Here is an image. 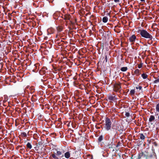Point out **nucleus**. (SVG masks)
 I'll list each match as a JSON object with an SVG mask.
<instances>
[{
	"mask_svg": "<svg viewBox=\"0 0 159 159\" xmlns=\"http://www.w3.org/2000/svg\"><path fill=\"white\" fill-rule=\"evenodd\" d=\"M64 156L66 158H68L70 157V154L69 151L66 152L64 154Z\"/></svg>",
	"mask_w": 159,
	"mask_h": 159,
	"instance_id": "8",
	"label": "nucleus"
},
{
	"mask_svg": "<svg viewBox=\"0 0 159 159\" xmlns=\"http://www.w3.org/2000/svg\"><path fill=\"white\" fill-rule=\"evenodd\" d=\"M156 109L157 112H159V103L157 105Z\"/></svg>",
	"mask_w": 159,
	"mask_h": 159,
	"instance_id": "17",
	"label": "nucleus"
},
{
	"mask_svg": "<svg viewBox=\"0 0 159 159\" xmlns=\"http://www.w3.org/2000/svg\"><path fill=\"white\" fill-rule=\"evenodd\" d=\"M138 67L139 68H141L142 67V65L141 64L139 65Z\"/></svg>",
	"mask_w": 159,
	"mask_h": 159,
	"instance_id": "25",
	"label": "nucleus"
},
{
	"mask_svg": "<svg viewBox=\"0 0 159 159\" xmlns=\"http://www.w3.org/2000/svg\"><path fill=\"white\" fill-rule=\"evenodd\" d=\"M63 30V28L61 26H59L57 27V34L56 35V38H59L61 37L60 32H61Z\"/></svg>",
	"mask_w": 159,
	"mask_h": 159,
	"instance_id": "4",
	"label": "nucleus"
},
{
	"mask_svg": "<svg viewBox=\"0 0 159 159\" xmlns=\"http://www.w3.org/2000/svg\"><path fill=\"white\" fill-rule=\"evenodd\" d=\"M26 145H27V147L30 149H31L32 148V146L29 143H27Z\"/></svg>",
	"mask_w": 159,
	"mask_h": 159,
	"instance_id": "15",
	"label": "nucleus"
},
{
	"mask_svg": "<svg viewBox=\"0 0 159 159\" xmlns=\"http://www.w3.org/2000/svg\"><path fill=\"white\" fill-rule=\"evenodd\" d=\"M134 73L136 76H138L140 74L139 70L138 69H136L134 71Z\"/></svg>",
	"mask_w": 159,
	"mask_h": 159,
	"instance_id": "11",
	"label": "nucleus"
},
{
	"mask_svg": "<svg viewBox=\"0 0 159 159\" xmlns=\"http://www.w3.org/2000/svg\"><path fill=\"white\" fill-rule=\"evenodd\" d=\"M138 32L141 36L144 38L148 39L150 40H152L153 38L152 35L145 30H140Z\"/></svg>",
	"mask_w": 159,
	"mask_h": 159,
	"instance_id": "1",
	"label": "nucleus"
},
{
	"mask_svg": "<svg viewBox=\"0 0 159 159\" xmlns=\"http://www.w3.org/2000/svg\"><path fill=\"white\" fill-rule=\"evenodd\" d=\"M56 150V152H54L51 154V156L53 159H59L63 157L64 155L61 151L57 149Z\"/></svg>",
	"mask_w": 159,
	"mask_h": 159,
	"instance_id": "2",
	"label": "nucleus"
},
{
	"mask_svg": "<svg viewBox=\"0 0 159 159\" xmlns=\"http://www.w3.org/2000/svg\"><path fill=\"white\" fill-rule=\"evenodd\" d=\"M143 152L140 153L139 154L138 158H140L142 157V156H143Z\"/></svg>",
	"mask_w": 159,
	"mask_h": 159,
	"instance_id": "19",
	"label": "nucleus"
},
{
	"mask_svg": "<svg viewBox=\"0 0 159 159\" xmlns=\"http://www.w3.org/2000/svg\"><path fill=\"white\" fill-rule=\"evenodd\" d=\"M108 20V18L107 16H104L102 18V21L104 23H106Z\"/></svg>",
	"mask_w": 159,
	"mask_h": 159,
	"instance_id": "10",
	"label": "nucleus"
},
{
	"mask_svg": "<svg viewBox=\"0 0 159 159\" xmlns=\"http://www.w3.org/2000/svg\"><path fill=\"white\" fill-rule=\"evenodd\" d=\"M127 70V68L126 67H122L120 70L122 71H125Z\"/></svg>",
	"mask_w": 159,
	"mask_h": 159,
	"instance_id": "14",
	"label": "nucleus"
},
{
	"mask_svg": "<svg viewBox=\"0 0 159 159\" xmlns=\"http://www.w3.org/2000/svg\"><path fill=\"white\" fill-rule=\"evenodd\" d=\"M120 0H114V1L116 2H118Z\"/></svg>",
	"mask_w": 159,
	"mask_h": 159,
	"instance_id": "26",
	"label": "nucleus"
},
{
	"mask_svg": "<svg viewBox=\"0 0 159 159\" xmlns=\"http://www.w3.org/2000/svg\"><path fill=\"white\" fill-rule=\"evenodd\" d=\"M102 140V136H101L98 138V140L99 142H101Z\"/></svg>",
	"mask_w": 159,
	"mask_h": 159,
	"instance_id": "20",
	"label": "nucleus"
},
{
	"mask_svg": "<svg viewBox=\"0 0 159 159\" xmlns=\"http://www.w3.org/2000/svg\"><path fill=\"white\" fill-rule=\"evenodd\" d=\"M143 79H146L148 77V75L146 74L145 73H143L141 75Z\"/></svg>",
	"mask_w": 159,
	"mask_h": 159,
	"instance_id": "13",
	"label": "nucleus"
},
{
	"mask_svg": "<svg viewBox=\"0 0 159 159\" xmlns=\"http://www.w3.org/2000/svg\"><path fill=\"white\" fill-rule=\"evenodd\" d=\"M22 135L24 137H26L27 136V134L26 133L23 132L22 134Z\"/></svg>",
	"mask_w": 159,
	"mask_h": 159,
	"instance_id": "22",
	"label": "nucleus"
},
{
	"mask_svg": "<svg viewBox=\"0 0 159 159\" xmlns=\"http://www.w3.org/2000/svg\"><path fill=\"white\" fill-rule=\"evenodd\" d=\"M111 120L109 118H107L105 121V126L104 128L107 130H109L111 128Z\"/></svg>",
	"mask_w": 159,
	"mask_h": 159,
	"instance_id": "3",
	"label": "nucleus"
},
{
	"mask_svg": "<svg viewBox=\"0 0 159 159\" xmlns=\"http://www.w3.org/2000/svg\"><path fill=\"white\" fill-rule=\"evenodd\" d=\"M108 100L110 101H114L116 99V98L114 94H109L107 96Z\"/></svg>",
	"mask_w": 159,
	"mask_h": 159,
	"instance_id": "6",
	"label": "nucleus"
},
{
	"mask_svg": "<svg viewBox=\"0 0 159 159\" xmlns=\"http://www.w3.org/2000/svg\"><path fill=\"white\" fill-rule=\"evenodd\" d=\"M135 92V91L134 90H131L130 92V94H131V95H133L134 94Z\"/></svg>",
	"mask_w": 159,
	"mask_h": 159,
	"instance_id": "18",
	"label": "nucleus"
},
{
	"mask_svg": "<svg viewBox=\"0 0 159 159\" xmlns=\"http://www.w3.org/2000/svg\"><path fill=\"white\" fill-rule=\"evenodd\" d=\"M71 16L70 15H66L64 16V19L66 20H70Z\"/></svg>",
	"mask_w": 159,
	"mask_h": 159,
	"instance_id": "9",
	"label": "nucleus"
},
{
	"mask_svg": "<svg viewBox=\"0 0 159 159\" xmlns=\"http://www.w3.org/2000/svg\"><path fill=\"white\" fill-rule=\"evenodd\" d=\"M158 119H159V116H158Z\"/></svg>",
	"mask_w": 159,
	"mask_h": 159,
	"instance_id": "29",
	"label": "nucleus"
},
{
	"mask_svg": "<svg viewBox=\"0 0 159 159\" xmlns=\"http://www.w3.org/2000/svg\"><path fill=\"white\" fill-rule=\"evenodd\" d=\"M125 116L127 117H128L129 116V112H126Z\"/></svg>",
	"mask_w": 159,
	"mask_h": 159,
	"instance_id": "24",
	"label": "nucleus"
},
{
	"mask_svg": "<svg viewBox=\"0 0 159 159\" xmlns=\"http://www.w3.org/2000/svg\"><path fill=\"white\" fill-rule=\"evenodd\" d=\"M136 89H139V90H141V89L142 88V87L141 86H139L138 87H136Z\"/></svg>",
	"mask_w": 159,
	"mask_h": 159,
	"instance_id": "23",
	"label": "nucleus"
},
{
	"mask_svg": "<svg viewBox=\"0 0 159 159\" xmlns=\"http://www.w3.org/2000/svg\"><path fill=\"white\" fill-rule=\"evenodd\" d=\"M154 120H155L154 116H153L152 115L150 116V117L149 118V120L150 122H151Z\"/></svg>",
	"mask_w": 159,
	"mask_h": 159,
	"instance_id": "12",
	"label": "nucleus"
},
{
	"mask_svg": "<svg viewBox=\"0 0 159 159\" xmlns=\"http://www.w3.org/2000/svg\"><path fill=\"white\" fill-rule=\"evenodd\" d=\"M136 39V37L134 35H133L129 39V41L131 42L134 43Z\"/></svg>",
	"mask_w": 159,
	"mask_h": 159,
	"instance_id": "7",
	"label": "nucleus"
},
{
	"mask_svg": "<svg viewBox=\"0 0 159 159\" xmlns=\"http://www.w3.org/2000/svg\"><path fill=\"white\" fill-rule=\"evenodd\" d=\"M141 2H143L145 1V0H140Z\"/></svg>",
	"mask_w": 159,
	"mask_h": 159,
	"instance_id": "28",
	"label": "nucleus"
},
{
	"mask_svg": "<svg viewBox=\"0 0 159 159\" xmlns=\"http://www.w3.org/2000/svg\"><path fill=\"white\" fill-rule=\"evenodd\" d=\"M105 59L106 60V61H107V56L105 58Z\"/></svg>",
	"mask_w": 159,
	"mask_h": 159,
	"instance_id": "27",
	"label": "nucleus"
},
{
	"mask_svg": "<svg viewBox=\"0 0 159 159\" xmlns=\"http://www.w3.org/2000/svg\"><path fill=\"white\" fill-rule=\"evenodd\" d=\"M121 88V87L120 84H115L114 87V91L115 92H117L119 91Z\"/></svg>",
	"mask_w": 159,
	"mask_h": 159,
	"instance_id": "5",
	"label": "nucleus"
},
{
	"mask_svg": "<svg viewBox=\"0 0 159 159\" xmlns=\"http://www.w3.org/2000/svg\"><path fill=\"white\" fill-rule=\"evenodd\" d=\"M145 138V136L143 135V134H140V139L142 140H144Z\"/></svg>",
	"mask_w": 159,
	"mask_h": 159,
	"instance_id": "16",
	"label": "nucleus"
},
{
	"mask_svg": "<svg viewBox=\"0 0 159 159\" xmlns=\"http://www.w3.org/2000/svg\"><path fill=\"white\" fill-rule=\"evenodd\" d=\"M158 82H159V79L156 80L154 81V83L155 84H156Z\"/></svg>",
	"mask_w": 159,
	"mask_h": 159,
	"instance_id": "21",
	"label": "nucleus"
}]
</instances>
